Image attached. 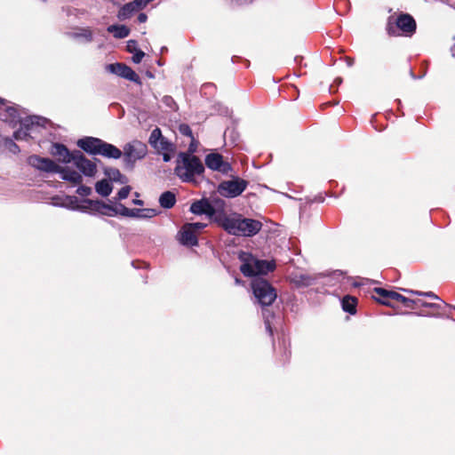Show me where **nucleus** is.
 <instances>
[{
    "mask_svg": "<svg viewBox=\"0 0 455 455\" xmlns=\"http://www.w3.org/2000/svg\"><path fill=\"white\" fill-rule=\"evenodd\" d=\"M216 223L228 234L237 236H253L262 228L260 221L244 218L235 212H219L216 216Z\"/></svg>",
    "mask_w": 455,
    "mask_h": 455,
    "instance_id": "1",
    "label": "nucleus"
},
{
    "mask_svg": "<svg viewBox=\"0 0 455 455\" xmlns=\"http://www.w3.org/2000/svg\"><path fill=\"white\" fill-rule=\"evenodd\" d=\"M196 151L193 143L189 146V153L180 152L178 155L175 175L183 182H196V177L204 172V166L201 160L192 153Z\"/></svg>",
    "mask_w": 455,
    "mask_h": 455,
    "instance_id": "2",
    "label": "nucleus"
},
{
    "mask_svg": "<svg viewBox=\"0 0 455 455\" xmlns=\"http://www.w3.org/2000/svg\"><path fill=\"white\" fill-rule=\"evenodd\" d=\"M239 259L243 262L240 270L245 276L265 275L275 268L273 262L258 259L251 253L241 252L239 254Z\"/></svg>",
    "mask_w": 455,
    "mask_h": 455,
    "instance_id": "3",
    "label": "nucleus"
},
{
    "mask_svg": "<svg viewBox=\"0 0 455 455\" xmlns=\"http://www.w3.org/2000/svg\"><path fill=\"white\" fill-rule=\"evenodd\" d=\"M416 29V22L409 14H400L398 17L390 16L387 20V30L390 36L403 34L411 35Z\"/></svg>",
    "mask_w": 455,
    "mask_h": 455,
    "instance_id": "4",
    "label": "nucleus"
},
{
    "mask_svg": "<svg viewBox=\"0 0 455 455\" xmlns=\"http://www.w3.org/2000/svg\"><path fill=\"white\" fill-rule=\"evenodd\" d=\"M251 289L259 304L262 307L270 306L276 299V291L265 279L255 277L251 281Z\"/></svg>",
    "mask_w": 455,
    "mask_h": 455,
    "instance_id": "5",
    "label": "nucleus"
},
{
    "mask_svg": "<svg viewBox=\"0 0 455 455\" xmlns=\"http://www.w3.org/2000/svg\"><path fill=\"white\" fill-rule=\"evenodd\" d=\"M45 119L40 116H28L20 122V128L14 132L13 138L16 140H28L33 138V134L37 132L40 127L44 125Z\"/></svg>",
    "mask_w": 455,
    "mask_h": 455,
    "instance_id": "6",
    "label": "nucleus"
},
{
    "mask_svg": "<svg viewBox=\"0 0 455 455\" xmlns=\"http://www.w3.org/2000/svg\"><path fill=\"white\" fill-rule=\"evenodd\" d=\"M147 153V145L139 140H134L124 146V160L127 164L132 165L136 161L144 158Z\"/></svg>",
    "mask_w": 455,
    "mask_h": 455,
    "instance_id": "7",
    "label": "nucleus"
},
{
    "mask_svg": "<svg viewBox=\"0 0 455 455\" xmlns=\"http://www.w3.org/2000/svg\"><path fill=\"white\" fill-rule=\"evenodd\" d=\"M247 188V181L235 178L222 181L218 188L219 193L225 197H235L241 195Z\"/></svg>",
    "mask_w": 455,
    "mask_h": 455,
    "instance_id": "8",
    "label": "nucleus"
},
{
    "mask_svg": "<svg viewBox=\"0 0 455 455\" xmlns=\"http://www.w3.org/2000/svg\"><path fill=\"white\" fill-rule=\"evenodd\" d=\"M148 143L157 151V153L162 151H175L176 149L175 145L163 136L162 132L158 127L155 128L151 132Z\"/></svg>",
    "mask_w": 455,
    "mask_h": 455,
    "instance_id": "9",
    "label": "nucleus"
},
{
    "mask_svg": "<svg viewBox=\"0 0 455 455\" xmlns=\"http://www.w3.org/2000/svg\"><path fill=\"white\" fill-rule=\"evenodd\" d=\"M106 70L129 81L140 84V76L127 65L123 63H114L106 66Z\"/></svg>",
    "mask_w": 455,
    "mask_h": 455,
    "instance_id": "10",
    "label": "nucleus"
},
{
    "mask_svg": "<svg viewBox=\"0 0 455 455\" xmlns=\"http://www.w3.org/2000/svg\"><path fill=\"white\" fill-rule=\"evenodd\" d=\"M28 164L43 172H60V166L54 163L52 160L49 158L41 157L39 156L34 155L28 157Z\"/></svg>",
    "mask_w": 455,
    "mask_h": 455,
    "instance_id": "11",
    "label": "nucleus"
},
{
    "mask_svg": "<svg viewBox=\"0 0 455 455\" xmlns=\"http://www.w3.org/2000/svg\"><path fill=\"white\" fill-rule=\"evenodd\" d=\"M72 163L85 176L93 177L96 173L95 164L87 159L80 151H75V158Z\"/></svg>",
    "mask_w": 455,
    "mask_h": 455,
    "instance_id": "12",
    "label": "nucleus"
},
{
    "mask_svg": "<svg viewBox=\"0 0 455 455\" xmlns=\"http://www.w3.org/2000/svg\"><path fill=\"white\" fill-rule=\"evenodd\" d=\"M205 164L209 169L218 171L225 174L231 170L230 164L228 162H225L222 156L218 153H211L207 155L205 157Z\"/></svg>",
    "mask_w": 455,
    "mask_h": 455,
    "instance_id": "13",
    "label": "nucleus"
},
{
    "mask_svg": "<svg viewBox=\"0 0 455 455\" xmlns=\"http://www.w3.org/2000/svg\"><path fill=\"white\" fill-rule=\"evenodd\" d=\"M190 211L194 214L201 215L206 214L207 216L213 218L216 222V216L219 212H222L221 211H217L207 200H199L193 203L190 206Z\"/></svg>",
    "mask_w": 455,
    "mask_h": 455,
    "instance_id": "14",
    "label": "nucleus"
},
{
    "mask_svg": "<svg viewBox=\"0 0 455 455\" xmlns=\"http://www.w3.org/2000/svg\"><path fill=\"white\" fill-rule=\"evenodd\" d=\"M51 154L65 164L72 163L75 158V152L71 153L66 146L60 143L52 144Z\"/></svg>",
    "mask_w": 455,
    "mask_h": 455,
    "instance_id": "15",
    "label": "nucleus"
},
{
    "mask_svg": "<svg viewBox=\"0 0 455 455\" xmlns=\"http://www.w3.org/2000/svg\"><path fill=\"white\" fill-rule=\"evenodd\" d=\"M101 140H102L98 138L86 137L80 139L77 141V146L90 154L98 155V150H100Z\"/></svg>",
    "mask_w": 455,
    "mask_h": 455,
    "instance_id": "16",
    "label": "nucleus"
},
{
    "mask_svg": "<svg viewBox=\"0 0 455 455\" xmlns=\"http://www.w3.org/2000/svg\"><path fill=\"white\" fill-rule=\"evenodd\" d=\"M178 239L180 243L187 246L197 244V235L191 228H187L184 225L178 234Z\"/></svg>",
    "mask_w": 455,
    "mask_h": 455,
    "instance_id": "17",
    "label": "nucleus"
},
{
    "mask_svg": "<svg viewBox=\"0 0 455 455\" xmlns=\"http://www.w3.org/2000/svg\"><path fill=\"white\" fill-rule=\"evenodd\" d=\"M0 120L9 123L12 125H15L22 119L15 108L5 107L4 108L0 109Z\"/></svg>",
    "mask_w": 455,
    "mask_h": 455,
    "instance_id": "18",
    "label": "nucleus"
},
{
    "mask_svg": "<svg viewBox=\"0 0 455 455\" xmlns=\"http://www.w3.org/2000/svg\"><path fill=\"white\" fill-rule=\"evenodd\" d=\"M98 155H101L108 158L118 159L122 156V151L116 146L101 140Z\"/></svg>",
    "mask_w": 455,
    "mask_h": 455,
    "instance_id": "19",
    "label": "nucleus"
},
{
    "mask_svg": "<svg viewBox=\"0 0 455 455\" xmlns=\"http://www.w3.org/2000/svg\"><path fill=\"white\" fill-rule=\"evenodd\" d=\"M316 277L307 274L295 273L291 275V282L297 287H307L315 283Z\"/></svg>",
    "mask_w": 455,
    "mask_h": 455,
    "instance_id": "20",
    "label": "nucleus"
},
{
    "mask_svg": "<svg viewBox=\"0 0 455 455\" xmlns=\"http://www.w3.org/2000/svg\"><path fill=\"white\" fill-rule=\"evenodd\" d=\"M62 206H65L71 210L80 211V212H87L90 211V204L84 203V200L82 202H78V199L75 196H68L66 198V202L61 204Z\"/></svg>",
    "mask_w": 455,
    "mask_h": 455,
    "instance_id": "21",
    "label": "nucleus"
},
{
    "mask_svg": "<svg viewBox=\"0 0 455 455\" xmlns=\"http://www.w3.org/2000/svg\"><path fill=\"white\" fill-rule=\"evenodd\" d=\"M141 10L136 0L124 4L118 12L117 17L121 20L129 19L134 12Z\"/></svg>",
    "mask_w": 455,
    "mask_h": 455,
    "instance_id": "22",
    "label": "nucleus"
},
{
    "mask_svg": "<svg viewBox=\"0 0 455 455\" xmlns=\"http://www.w3.org/2000/svg\"><path fill=\"white\" fill-rule=\"evenodd\" d=\"M58 173H60L62 180L71 183L79 184L82 182V176L80 173L68 167L64 168L60 166V172Z\"/></svg>",
    "mask_w": 455,
    "mask_h": 455,
    "instance_id": "23",
    "label": "nucleus"
},
{
    "mask_svg": "<svg viewBox=\"0 0 455 455\" xmlns=\"http://www.w3.org/2000/svg\"><path fill=\"white\" fill-rule=\"evenodd\" d=\"M84 203L87 204H90V211L92 212H98L102 215L107 216H113V213H110L108 212H105L104 209L107 207L105 206V203L99 201V200H91V199H85Z\"/></svg>",
    "mask_w": 455,
    "mask_h": 455,
    "instance_id": "24",
    "label": "nucleus"
},
{
    "mask_svg": "<svg viewBox=\"0 0 455 455\" xmlns=\"http://www.w3.org/2000/svg\"><path fill=\"white\" fill-rule=\"evenodd\" d=\"M176 203L175 195L171 191L164 192L159 197V204L163 208L170 209Z\"/></svg>",
    "mask_w": 455,
    "mask_h": 455,
    "instance_id": "25",
    "label": "nucleus"
},
{
    "mask_svg": "<svg viewBox=\"0 0 455 455\" xmlns=\"http://www.w3.org/2000/svg\"><path fill=\"white\" fill-rule=\"evenodd\" d=\"M108 31L112 33L116 38H124L129 36L130 29L124 25H111Z\"/></svg>",
    "mask_w": 455,
    "mask_h": 455,
    "instance_id": "26",
    "label": "nucleus"
},
{
    "mask_svg": "<svg viewBox=\"0 0 455 455\" xmlns=\"http://www.w3.org/2000/svg\"><path fill=\"white\" fill-rule=\"evenodd\" d=\"M95 190L99 195L108 196L112 192V187L107 180H102L96 183Z\"/></svg>",
    "mask_w": 455,
    "mask_h": 455,
    "instance_id": "27",
    "label": "nucleus"
},
{
    "mask_svg": "<svg viewBox=\"0 0 455 455\" xmlns=\"http://www.w3.org/2000/svg\"><path fill=\"white\" fill-rule=\"evenodd\" d=\"M342 308L344 311L349 313V314H355L356 312L355 306H356V299L355 297L351 296H346L343 298L342 301Z\"/></svg>",
    "mask_w": 455,
    "mask_h": 455,
    "instance_id": "28",
    "label": "nucleus"
},
{
    "mask_svg": "<svg viewBox=\"0 0 455 455\" xmlns=\"http://www.w3.org/2000/svg\"><path fill=\"white\" fill-rule=\"evenodd\" d=\"M411 303H409L407 305V307L408 308H411V309H416V308H419L420 307H434V308H440V306L438 304H435V303H428V302H426L420 299H411Z\"/></svg>",
    "mask_w": 455,
    "mask_h": 455,
    "instance_id": "29",
    "label": "nucleus"
},
{
    "mask_svg": "<svg viewBox=\"0 0 455 455\" xmlns=\"http://www.w3.org/2000/svg\"><path fill=\"white\" fill-rule=\"evenodd\" d=\"M106 175L112 180L117 181L120 183L126 182V178L124 176L118 169L110 168L106 170L105 172Z\"/></svg>",
    "mask_w": 455,
    "mask_h": 455,
    "instance_id": "30",
    "label": "nucleus"
},
{
    "mask_svg": "<svg viewBox=\"0 0 455 455\" xmlns=\"http://www.w3.org/2000/svg\"><path fill=\"white\" fill-rule=\"evenodd\" d=\"M2 144L4 148L12 154H18L20 152L19 146L13 142V140L8 137H4L2 139Z\"/></svg>",
    "mask_w": 455,
    "mask_h": 455,
    "instance_id": "31",
    "label": "nucleus"
},
{
    "mask_svg": "<svg viewBox=\"0 0 455 455\" xmlns=\"http://www.w3.org/2000/svg\"><path fill=\"white\" fill-rule=\"evenodd\" d=\"M380 291H387V290L384 288H375L374 289V292L379 296V298H376V300H378L379 302H380L383 305L391 306L389 295L386 294V293H382Z\"/></svg>",
    "mask_w": 455,
    "mask_h": 455,
    "instance_id": "32",
    "label": "nucleus"
},
{
    "mask_svg": "<svg viewBox=\"0 0 455 455\" xmlns=\"http://www.w3.org/2000/svg\"><path fill=\"white\" fill-rule=\"evenodd\" d=\"M405 292L407 293H410V294H415V295H419V296H425V297H428V298H432V299H438V296L435 295L434 292L432 291H427V292H422V291H413V290H403Z\"/></svg>",
    "mask_w": 455,
    "mask_h": 455,
    "instance_id": "33",
    "label": "nucleus"
},
{
    "mask_svg": "<svg viewBox=\"0 0 455 455\" xmlns=\"http://www.w3.org/2000/svg\"><path fill=\"white\" fill-rule=\"evenodd\" d=\"M128 212H129V208H127L124 205L120 204H117L115 206V212L112 213H113V216L120 214L122 216L127 217Z\"/></svg>",
    "mask_w": 455,
    "mask_h": 455,
    "instance_id": "34",
    "label": "nucleus"
},
{
    "mask_svg": "<svg viewBox=\"0 0 455 455\" xmlns=\"http://www.w3.org/2000/svg\"><path fill=\"white\" fill-rule=\"evenodd\" d=\"M131 187L130 186H125L124 188H122L118 194H117V196L115 198V200H123V199H125L130 192H131Z\"/></svg>",
    "mask_w": 455,
    "mask_h": 455,
    "instance_id": "35",
    "label": "nucleus"
},
{
    "mask_svg": "<svg viewBox=\"0 0 455 455\" xmlns=\"http://www.w3.org/2000/svg\"><path fill=\"white\" fill-rule=\"evenodd\" d=\"M158 214L156 209H142L141 219H150Z\"/></svg>",
    "mask_w": 455,
    "mask_h": 455,
    "instance_id": "36",
    "label": "nucleus"
},
{
    "mask_svg": "<svg viewBox=\"0 0 455 455\" xmlns=\"http://www.w3.org/2000/svg\"><path fill=\"white\" fill-rule=\"evenodd\" d=\"M185 226L187 227V228H191L192 230H194V232L196 234L197 231L204 228L206 227V224L201 223V222H196V223H188V224H185Z\"/></svg>",
    "mask_w": 455,
    "mask_h": 455,
    "instance_id": "37",
    "label": "nucleus"
},
{
    "mask_svg": "<svg viewBox=\"0 0 455 455\" xmlns=\"http://www.w3.org/2000/svg\"><path fill=\"white\" fill-rule=\"evenodd\" d=\"M179 131L182 135L192 138V130L188 124H180Z\"/></svg>",
    "mask_w": 455,
    "mask_h": 455,
    "instance_id": "38",
    "label": "nucleus"
},
{
    "mask_svg": "<svg viewBox=\"0 0 455 455\" xmlns=\"http://www.w3.org/2000/svg\"><path fill=\"white\" fill-rule=\"evenodd\" d=\"M76 36H83L84 37L88 42L92 41V31L88 28H84L81 31L79 34H76Z\"/></svg>",
    "mask_w": 455,
    "mask_h": 455,
    "instance_id": "39",
    "label": "nucleus"
},
{
    "mask_svg": "<svg viewBox=\"0 0 455 455\" xmlns=\"http://www.w3.org/2000/svg\"><path fill=\"white\" fill-rule=\"evenodd\" d=\"M270 312L269 310H266L263 312V317L265 319V326H266V329L267 331L272 334V329H271V325H270V321L268 319V317L270 316Z\"/></svg>",
    "mask_w": 455,
    "mask_h": 455,
    "instance_id": "40",
    "label": "nucleus"
},
{
    "mask_svg": "<svg viewBox=\"0 0 455 455\" xmlns=\"http://www.w3.org/2000/svg\"><path fill=\"white\" fill-rule=\"evenodd\" d=\"M76 193L80 196H89L91 195L92 193V188H89V187H86V186H80L77 190H76Z\"/></svg>",
    "mask_w": 455,
    "mask_h": 455,
    "instance_id": "41",
    "label": "nucleus"
},
{
    "mask_svg": "<svg viewBox=\"0 0 455 455\" xmlns=\"http://www.w3.org/2000/svg\"><path fill=\"white\" fill-rule=\"evenodd\" d=\"M144 56H145V53L142 51L138 50L135 52H133L132 61L134 63L138 64L142 60Z\"/></svg>",
    "mask_w": 455,
    "mask_h": 455,
    "instance_id": "42",
    "label": "nucleus"
},
{
    "mask_svg": "<svg viewBox=\"0 0 455 455\" xmlns=\"http://www.w3.org/2000/svg\"><path fill=\"white\" fill-rule=\"evenodd\" d=\"M141 212H142V209H129L127 217L141 219Z\"/></svg>",
    "mask_w": 455,
    "mask_h": 455,
    "instance_id": "43",
    "label": "nucleus"
},
{
    "mask_svg": "<svg viewBox=\"0 0 455 455\" xmlns=\"http://www.w3.org/2000/svg\"><path fill=\"white\" fill-rule=\"evenodd\" d=\"M126 47H127V51L129 52H131V53H133L136 51H138V49H137V43L134 40L128 41Z\"/></svg>",
    "mask_w": 455,
    "mask_h": 455,
    "instance_id": "44",
    "label": "nucleus"
},
{
    "mask_svg": "<svg viewBox=\"0 0 455 455\" xmlns=\"http://www.w3.org/2000/svg\"><path fill=\"white\" fill-rule=\"evenodd\" d=\"M174 153V151H162L159 154H162L163 160L165 163H168L172 160V154Z\"/></svg>",
    "mask_w": 455,
    "mask_h": 455,
    "instance_id": "45",
    "label": "nucleus"
},
{
    "mask_svg": "<svg viewBox=\"0 0 455 455\" xmlns=\"http://www.w3.org/2000/svg\"><path fill=\"white\" fill-rule=\"evenodd\" d=\"M395 301H399L404 305V307H407V305L409 303H411V299L406 298L399 293L398 297L396 298Z\"/></svg>",
    "mask_w": 455,
    "mask_h": 455,
    "instance_id": "46",
    "label": "nucleus"
},
{
    "mask_svg": "<svg viewBox=\"0 0 455 455\" xmlns=\"http://www.w3.org/2000/svg\"><path fill=\"white\" fill-rule=\"evenodd\" d=\"M163 101L166 106H168L170 108H172L175 105V102L171 96H164L163 98Z\"/></svg>",
    "mask_w": 455,
    "mask_h": 455,
    "instance_id": "47",
    "label": "nucleus"
},
{
    "mask_svg": "<svg viewBox=\"0 0 455 455\" xmlns=\"http://www.w3.org/2000/svg\"><path fill=\"white\" fill-rule=\"evenodd\" d=\"M382 293H386L389 295L390 302L395 300L398 297L399 293L394 291H380Z\"/></svg>",
    "mask_w": 455,
    "mask_h": 455,
    "instance_id": "48",
    "label": "nucleus"
},
{
    "mask_svg": "<svg viewBox=\"0 0 455 455\" xmlns=\"http://www.w3.org/2000/svg\"><path fill=\"white\" fill-rule=\"evenodd\" d=\"M147 19H148V17L145 13H140L138 16V21L140 23L146 22Z\"/></svg>",
    "mask_w": 455,
    "mask_h": 455,
    "instance_id": "49",
    "label": "nucleus"
},
{
    "mask_svg": "<svg viewBox=\"0 0 455 455\" xmlns=\"http://www.w3.org/2000/svg\"><path fill=\"white\" fill-rule=\"evenodd\" d=\"M105 206L108 207V208L104 209L105 212H115V206H112V205H109V204H105Z\"/></svg>",
    "mask_w": 455,
    "mask_h": 455,
    "instance_id": "50",
    "label": "nucleus"
},
{
    "mask_svg": "<svg viewBox=\"0 0 455 455\" xmlns=\"http://www.w3.org/2000/svg\"><path fill=\"white\" fill-rule=\"evenodd\" d=\"M346 61H347V66H348V67L353 66V65H354V62H355L354 59L349 58V57H347V58H346Z\"/></svg>",
    "mask_w": 455,
    "mask_h": 455,
    "instance_id": "51",
    "label": "nucleus"
},
{
    "mask_svg": "<svg viewBox=\"0 0 455 455\" xmlns=\"http://www.w3.org/2000/svg\"><path fill=\"white\" fill-rule=\"evenodd\" d=\"M133 204H137V205H142L143 202L141 200H140V199H134L133 200Z\"/></svg>",
    "mask_w": 455,
    "mask_h": 455,
    "instance_id": "52",
    "label": "nucleus"
},
{
    "mask_svg": "<svg viewBox=\"0 0 455 455\" xmlns=\"http://www.w3.org/2000/svg\"><path fill=\"white\" fill-rule=\"evenodd\" d=\"M451 55L455 57V45L451 49Z\"/></svg>",
    "mask_w": 455,
    "mask_h": 455,
    "instance_id": "53",
    "label": "nucleus"
},
{
    "mask_svg": "<svg viewBox=\"0 0 455 455\" xmlns=\"http://www.w3.org/2000/svg\"><path fill=\"white\" fill-rule=\"evenodd\" d=\"M336 81H337V83H339H339H341V79H340V78L336 79Z\"/></svg>",
    "mask_w": 455,
    "mask_h": 455,
    "instance_id": "54",
    "label": "nucleus"
},
{
    "mask_svg": "<svg viewBox=\"0 0 455 455\" xmlns=\"http://www.w3.org/2000/svg\"><path fill=\"white\" fill-rule=\"evenodd\" d=\"M3 138H4V137H2V136L0 135V144H2V139H3Z\"/></svg>",
    "mask_w": 455,
    "mask_h": 455,
    "instance_id": "55",
    "label": "nucleus"
}]
</instances>
